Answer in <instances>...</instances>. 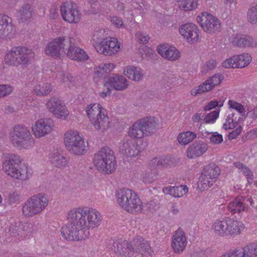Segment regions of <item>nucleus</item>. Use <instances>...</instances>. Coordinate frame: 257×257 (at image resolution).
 Here are the masks:
<instances>
[{"mask_svg":"<svg viewBox=\"0 0 257 257\" xmlns=\"http://www.w3.org/2000/svg\"><path fill=\"white\" fill-rule=\"evenodd\" d=\"M67 219L68 223L61 230L62 236L68 241H79L88 238L89 230L99 226L102 218L95 209L78 207L68 212Z\"/></svg>","mask_w":257,"mask_h":257,"instance_id":"nucleus-1","label":"nucleus"},{"mask_svg":"<svg viewBox=\"0 0 257 257\" xmlns=\"http://www.w3.org/2000/svg\"><path fill=\"white\" fill-rule=\"evenodd\" d=\"M2 159V170L8 176L14 179L26 181L31 176L27 166L21 164L22 159L21 156L13 153H3Z\"/></svg>","mask_w":257,"mask_h":257,"instance_id":"nucleus-2","label":"nucleus"},{"mask_svg":"<svg viewBox=\"0 0 257 257\" xmlns=\"http://www.w3.org/2000/svg\"><path fill=\"white\" fill-rule=\"evenodd\" d=\"M116 201L120 207L131 213H138L143 209L142 202L138 194L128 188H122L116 192Z\"/></svg>","mask_w":257,"mask_h":257,"instance_id":"nucleus-3","label":"nucleus"},{"mask_svg":"<svg viewBox=\"0 0 257 257\" xmlns=\"http://www.w3.org/2000/svg\"><path fill=\"white\" fill-rule=\"evenodd\" d=\"M12 145L19 150L30 149L35 144V140L30 130L23 125H15L10 133Z\"/></svg>","mask_w":257,"mask_h":257,"instance_id":"nucleus-4","label":"nucleus"},{"mask_svg":"<svg viewBox=\"0 0 257 257\" xmlns=\"http://www.w3.org/2000/svg\"><path fill=\"white\" fill-rule=\"evenodd\" d=\"M86 114L94 128L101 132L110 127V120L106 110L99 103H91L86 108Z\"/></svg>","mask_w":257,"mask_h":257,"instance_id":"nucleus-5","label":"nucleus"},{"mask_svg":"<svg viewBox=\"0 0 257 257\" xmlns=\"http://www.w3.org/2000/svg\"><path fill=\"white\" fill-rule=\"evenodd\" d=\"M33 57L34 53L31 49L24 46L13 47L6 53L5 62L10 66H26L30 63Z\"/></svg>","mask_w":257,"mask_h":257,"instance_id":"nucleus-6","label":"nucleus"},{"mask_svg":"<svg viewBox=\"0 0 257 257\" xmlns=\"http://www.w3.org/2000/svg\"><path fill=\"white\" fill-rule=\"evenodd\" d=\"M49 199L44 193H40L28 199L23 205L22 211L26 217H32L41 213L48 206Z\"/></svg>","mask_w":257,"mask_h":257,"instance_id":"nucleus-7","label":"nucleus"},{"mask_svg":"<svg viewBox=\"0 0 257 257\" xmlns=\"http://www.w3.org/2000/svg\"><path fill=\"white\" fill-rule=\"evenodd\" d=\"M93 163L97 170L106 174L112 173L115 169V157L108 147L102 148L95 154Z\"/></svg>","mask_w":257,"mask_h":257,"instance_id":"nucleus-8","label":"nucleus"},{"mask_svg":"<svg viewBox=\"0 0 257 257\" xmlns=\"http://www.w3.org/2000/svg\"><path fill=\"white\" fill-rule=\"evenodd\" d=\"M64 143L67 150L75 155H82L86 152L87 146L83 137L77 131L69 130L64 136Z\"/></svg>","mask_w":257,"mask_h":257,"instance_id":"nucleus-9","label":"nucleus"},{"mask_svg":"<svg viewBox=\"0 0 257 257\" xmlns=\"http://www.w3.org/2000/svg\"><path fill=\"white\" fill-rule=\"evenodd\" d=\"M248 202L252 206V199L238 196L228 204L227 209L231 215H235V216H241L243 212H247L249 209Z\"/></svg>","mask_w":257,"mask_h":257,"instance_id":"nucleus-10","label":"nucleus"},{"mask_svg":"<svg viewBox=\"0 0 257 257\" xmlns=\"http://www.w3.org/2000/svg\"><path fill=\"white\" fill-rule=\"evenodd\" d=\"M128 257L140 254L144 256H149L152 252L149 243L141 236H138L132 242H128Z\"/></svg>","mask_w":257,"mask_h":257,"instance_id":"nucleus-11","label":"nucleus"},{"mask_svg":"<svg viewBox=\"0 0 257 257\" xmlns=\"http://www.w3.org/2000/svg\"><path fill=\"white\" fill-rule=\"evenodd\" d=\"M224 79V76L220 73H216L207 79L201 84L196 86L190 91L191 95L196 96L212 90L216 86L220 84Z\"/></svg>","mask_w":257,"mask_h":257,"instance_id":"nucleus-12","label":"nucleus"},{"mask_svg":"<svg viewBox=\"0 0 257 257\" xmlns=\"http://www.w3.org/2000/svg\"><path fill=\"white\" fill-rule=\"evenodd\" d=\"M196 19L203 30L207 33H215L218 31L220 28L219 20L216 17L207 13H202L197 16Z\"/></svg>","mask_w":257,"mask_h":257,"instance_id":"nucleus-13","label":"nucleus"},{"mask_svg":"<svg viewBox=\"0 0 257 257\" xmlns=\"http://www.w3.org/2000/svg\"><path fill=\"white\" fill-rule=\"evenodd\" d=\"M60 12L63 19L70 23H78L81 16L77 6L69 2L64 3L61 6Z\"/></svg>","mask_w":257,"mask_h":257,"instance_id":"nucleus-14","label":"nucleus"},{"mask_svg":"<svg viewBox=\"0 0 257 257\" xmlns=\"http://www.w3.org/2000/svg\"><path fill=\"white\" fill-rule=\"evenodd\" d=\"M97 52L105 55H112L120 49V45L116 38L108 37L103 39L99 43L96 44Z\"/></svg>","mask_w":257,"mask_h":257,"instance_id":"nucleus-15","label":"nucleus"},{"mask_svg":"<svg viewBox=\"0 0 257 257\" xmlns=\"http://www.w3.org/2000/svg\"><path fill=\"white\" fill-rule=\"evenodd\" d=\"M46 105L49 111L58 118L65 119L69 114L67 107L57 97H52L47 102Z\"/></svg>","mask_w":257,"mask_h":257,"instance_id":"nucleus-16","label":"nucleus"},{"mask_svg":"<svg viewBox=\"0 0 257 257\" xmlns=\"http://www.w3.org/2000/svg\"><path fill=\"white\" fill-rule=\"evenodd\" d=\"M54 126V123L52 119L41 118L37 120L33 125L32 132L35 137L42 138L51 133Z\"/></svg>","mask_w":257,"mask_h":257,"instance_id":"nucleus-17","label":"nucleus"},{"mask_svg":"<svg viewBox=\"0 0 257 257\" xmlns=\"http://www.w3.org/2000/svg\"><path fill=\"white\" fill-rule=\"evenodd\" d=\"M121 152L127 157L131 158H138L144 148L138 144V142L133 139L125 140L119 147Z\"/></svg>","mask_w":257,"mask_h":257,"instance_id":"nucleus-18","label":"nucleus"},{"mask_svg":"<svg viewBox=\"0 0 257 257\" xmlns=\"http://www.w3.org/2000/svg\"><path fill=\"white\" fill-rule=\"evenodd\" d=\"M188 243L187 238L184 231L178 228L172 236L171 246L173 251L178 254H181L186 249Z\"/></svg>","mask_w":257,"mask_h":257,"instance_id":"nucleus-19","label":"nucleus"},{"mask_svg":"<svg viewBox=\"0 0 257 257\" xmlns=\"http://www.w3.org/2000/svg\"><path fill=\"white\" fill-rule=\"evenodd\" d=\"M199 30L193 23H186L179 28V32L189 43L194 44L198 41Z\"/></svg>","mask_w":257,"mask_h":257,"instance_id":"nucleus-20","label":"nucleus"},{"mask_svg":"<svg viewBox=\"0 0 257 257\" xmlns=\"http://www.w3.org/2000/svg\"><path fill=\"white\" fill-rule=\"evenodd\" d=\"M75 39L70 37L69 45L67 48L65 56L72 60L78 61H85L88 59V56L85 51L74 45Z\"/></svg>","mask_w":257,"mask_h":257,"instance_id":"nucleus-21","label":"nucleus"},{"mask_svg":"<svg viewBox=\"0 0 257 257\" xmlns=\"http://www.w3.org/2000/svg\"><path fill=\"white\" fill-rule=\"evenodd\" d=\"M157 50L163 58L169 61H175L180 57V52L174 46L160 45L158 46Z\"/></svg>","mask_w":257,"mask_h":257,"instance_id":"nucleus-22","label":"nucleus"},{"mask_svg":"<svg viewBox=\"0 0 257 257\" xmlns=\"http://www.w3.org/2000/svg\"><path fill=\"white\" fill-rule=\"evenodd\" d=\"M208 145L202 141H195L187 150V156L193 159L204 154L208 150Z\"/></svg>","mask_w":257,"mask_h":257,"instance_id":"nucleus-23","label":"nucleus"},{"mask_svg":"<svg viewBox=\"0 0 257 257\" xmlns=\"http://www.w3.org/2000/svg\"><path fill=\"white\" fill-rule=\"evenodd\" d=\"M105 86L110 85L116 90L122 91L126 89L128 85L127 79L121 75L115 74L110 77L104 83Z\"/></svg>","mask_w":257,"mask_h":257,"instance_id":"nucleus-24","label":"nucleus"},{"mask_svg":"<svg viewBox=\"0 0 257 257\" xmlns=\"http://www.w3.org/2000/svg\"><path fill=\"white\" fill-rule=\"evenodd\" d=\"M128 242L126 240H110L108 243L107 247L119 255L128 256Z\"/></svg>","mask_w":257,"mask_h":257,"instance_id":"nucleus-25","label":"nucleus"},{"mask_svg":"<svg viewBox=\"0 0 257 257\" xmlns=\"http://www.w3.org/2000/svg\"><path fill=\"white\" fill-rule=\"evenodd\" d=\"M226 236H235L240 234L243 225L240 221L230 218H225Z\"/></svg>","mask_w":257,"mask_h":257,"instance_id":"nucleus-26","label":"nucleus"},{"mask_svg":"<svg viewBox=\"0 0 257 257\" xmlns=\"http://www.w3.org/2000/svg\"><path fill=\"white\" fill-rule=\"evenodd\" d=\"M140 122L145 136H149L155 133L159 125V120L155 117L144 118L140 120Z\"/></svg>","mask_w":257,"mask_h":257,"instance_id":"nucleus-27","label":"nucleus"},{"mask_svg":"<svg viewBox=\"0 0 257 257\" xmlns=\"http://www.w3.org/2000/svg\"><path fill=\"white\" fill-rule=\"evenodd\" d=\"M124 75L128 79L135 81H139L143 79L145 72L143 69L134 66H127L123 68Z\"/></svg>","mask_w":257,"mask_h":257,"instance_id":"nucleus-28","label":"nucleus"},{"mask_svg":"<svg viewBox=\"0 0 257 257\" xmlns=\"http://www.w3.org/2000/svg\"><path fill=\"white\" fill-rule=\"evenodd\" d=\"M231 43L234 46L240 48L252 47L254 44L252 37L247 35H238L232 37Z\"/></svg>","mask_w":257,"mask_h":257,"instance_id":"nucleus-29","label":"nucleus"},{"mask_svg":"<svg viewBox=\"0 0 257 257\" xmlns=\"http://www.w3.org/2000/svg\"><path fill=\"white\" fill-rule=\"evenodd\" d=\"M163 193L169 194L174 197H181L185 195L188 191V188L186 185H180L179 186H168L163 188Z\"/></svg>","mask_w":257,"mask_h":257,"instance_id":"nucleus-30","label":"nucleus"},{"mask_svg":"<svg viewBox=\"0 0 257 257\" xmlns=\"http://www.w3.org/2000/svg\"><path fill=\"white\" fill-rule=\"evenodd\" d=\"M70 37L61 36L54 39L59 58L65 56Z\"/></svg>","mask_w":257,"mask_h":257,"instance_id":"nucleus-31","label":"nucleus"},{"mask_svg":"<svg viewBox=\"0 0 257 257\" xmlns=\"http://www.w3.org/2000/svg\"><path fill=\"white\" fill-rule=\"evenodd\" d=\"M238 252L240 257H257V242L246 244Z\"/></svg>","mask_w":257,"mask_h":257,"instance_id":"nucleus-32","label":"nucleus"},{"mask_svg":"<svg viewBox=\"0 0 257 257\" xmlns=\"http://www.w3.org/2000/svg\"><path fill=\"white\" fill-rule=\"evenodd\" d=\"M12 19L6 15H0V37L6 36L12 30Z\"/></svg>","mask_w":257,"mask_h":257,"instance_id":"nucleus-33","label":"nucleus"},{"mask_svg":"<svg viewBox=\"0 0 257 257\" xmlns=\"http://www.w3.org/2000/svg\"><path fill=\"white\" fill-rule=\"evenodd\" d=\"M216 180V179L212 178V177L202 173L198 182V188L201 191L207 190L211 187Z\"/></svg>","mask_w":257,"mask_h":257,"instance_id":"nucleus-34","label":"nucleus"},{"mask_svg":"<svg viewBox=\"0 0 257 257\" xmlns=\"http://www.w3.org/2000/svg\"><path fill=\"white\" fill-rule=\"evenodd\" d=\"M233 165L236 169L240 170L245 176L248 184H250L252 183L253 179V173L247 166L240 162H234Z\"/></svg>","mask_w":257,"mask_h":257,"instance_id":"nucleus-35","label":"nucleus"},{"mask_svg":"<svg viewBox=\"0 0 257 257\" xmlns=\"http://www.w3.org/2000/svg\"><path fill=\"white\" fill-rule=\"evenodd\" d=\"M52 90V87L50 83L41 82L35 86L34 92L38 96H44L48 95Z\"/></svg>","mask_w":257,"mask_h":257,"instance_id":"nucleus-36","label":"nucleus"},{"mask_svg":"<svg viewBox=\"0 0 257 257\" xmlns=\"http://www.w3.org/2000/svg\"><path fill=\"white\" fill-rule=\"evenodd\" d=\"M139 121L135 122L131 127H130L128 135V136L134 139H140L145 136L144 130Z\"/></svg>","mask_w":257,"mask_h":257,"instance_id":"nucleus-37","label":"nucleus"},{"mask_svg":"<svg viewBox=\"0 0 257 257\" xmlns=\"http://www.w3.org/2000/svg\"><path fill=\"white\" fill-rule=\"evenodd\" d=\"M51 163L59 168H64L67 166V161L62 155L58 153H54L50 157Z\"/></svg>","mask_w":257,"mask_h":257,"instance_id":"nucleus-38","label":"nucleus"},{"mask_svg":"<svg viewBox=\"0 0 257 257\" xmlns=\"http://www.w3.org/2000/svg\"><path fill=\"white\" fill-rule=\"evenodd\" d=\"M212 229L216 235L226 236L225 218L216 220L212 225Z\"/></svg>","mask_w":257,"mask_h":257,"instance_id":"nucleus-39","label":"nucleus"},{"mask_svg":"<svg viewBox=\"0 0 257 257\" xmlns=\"http://www.w3.org/2000/svg\"><path fill=\"white\" fill-rule=\"evenodd\" d=\"M33 9L29 4L24 5L19 11V19L22 22L30 20L32 17Z\"/></svg>","mask_w":257,"mask_h":257,"instance_id":"nucleus-40","label":"nucleus"},{"mask_svg":"<svg viewBox=\"0 0 257 257\" xmlns=\"http://www.w3.org/2000/svg\"><path fill=\"white\" fill-rule=\"evenodd\" d=\"M236 68H242L248 65L251 61L250 56L247 53L234 56Z\"/></svg>","mask_w":257,"mask_h":257,"instance_id":"nucleus-41","label":"nucleus"},{"mask_svg":"<svg viewBox=\"0 0 257 257\" xmlns=\"http://www.w3.org/2000/svg\"><path fill=\"white\" fill-rule=\"evenodd\" d=\"M235 115V113H232L227 116L223 125L225 130L233 129L239 125L238 123L242 118L240 116L237 118Z\"/></svg>","mask_w":257,"mask_h":257,"instance_id":"nucleus-42","label":"nucleus"},{"mask_svg":"<svg viewBox=\"0 0 257 257\" xmlns=\"http://www.w3.org/2000/svg\"><path fill=\"white\" fill-rule=\"evenodd\" d=\"M179 8L185 11H192L197 8L198 0H175Z\"/></svg>","mask_w":257,"mask_h":257,"instance_id":"nucleus-43","label":"nucleus"},{"mask_svg":"<svg viewBox=\"0 0 257 257\" xmlns=\"http://www.w3.org/2000/svg\"><path fill=\"white\" fill-rule=\"evenodd\" d=\"M20 227L22 237L25 236L29 233H33L37 230V227L34 222L20 223Z\"/></svg>","mask_w":257,"mask_h":257,"instance_id":"nucleus-44","label":"nucleus"},{"mask_svg":"<svg viewBox=\"0 0 257 257\" xmlns=\"http://www.w3.org/2000/svg\"><path fill=\"white\" fill-rule=\"evenodd\" d=\"M196 138L195 133L188 131L181 133L178 137V142L183 145H186Z\"/></svg>","mask_w":257,"mask_h":257,"instance_id":"nucleus-45","label":"nucleus"},{"mask_svg":"<svg viewBox=\"0 0 257 257\" xmlns=\"http://www.w3.org/2000/svg\"><path fill=\"white\" fill-rule=\"evenodd\" d=\"M202 173L210 176L212 178L217 179L220 175V170L218 167L214 164H210L206 166L203 169Z\"/></svg>","mask_w":257,"mask_h":257,"instance_id":"nucleus-46","label":"nucleus"},{"mask_svg":"<svg viewBox=\"0 0 257 257\" xmlns=\"http://www.w3.org/2000/svg\"><path fill=\"white\" fill-rule=\"evenodd\" d=\"M44 51L45 53L49 56L54 58H59L57 50L56 49L54 39L47 44Z\"/></svg>","mask_w":257,"mask_h":257,"instance_id":"nucleus-47","label":"nucleus"},{"mask_svg":"<svg viewBox=\"0 0 257 257\" xmlns=\"http://www.w3.org/2000/svg\"><path fill=\"white\" fill-rule=\"evenodd\" d=\"M56 79L60 82L67 84L68 82H72L74 81L75 78L71 74L67 72H59L56 77Z\"/></svg>","mask_w":257,"mask_h":257,"instance_id":"nucleus-48","label":"nucleus"},{"mask_svg":"<svg viewBox=\"0 0 257 257\" xmlns=\"http://www.w3.org/2000/svg\"><path fill=\"white\" fill-rule=\"evenodd\" d=\"M114 68V66L112 63L102 64L96 67L95 69V73L98 76H102L104 73H108Z\"/></svg>","mask_w":257,"mask_h":257,"instance_id":"nucleus-49","label":"nucleus"},{"mask_svg":"<svg viewBox=\"0 0 257 257\" xmlns=\"http://www.w3.org/2000/svg\"><path fill=\"white\" fill-rule=\"evenodd\" d=\"M228 104L230 108L236 110L242 117L245 115V111L243 106L234 100H229Z\"/></svg>","mask_w":257,"mask_h":257,"instance_id":"nucleus-50","label":"nucleus"},{"mask_svg":"<svg viewBox=\"0 0 257 257\" xmlns=\"http://www.w3.org/2000/svg\"><path fill=\"white\" fill-rule=\"evenodd\" d=\"M6 200L9 204L18 203L20 201V195L16 191L10 193L6 197Z\"/></svg>","mask_w":257,"mask_h":257,"instance_id":"nucleus-51","label":"nucleus"},{"mask_svg":"<svg viewBox=\"0 0 257 257\" xmlns=\"http://www.w3.org/2000/svg\"><path fill=\"white\" fill-rule=\"evenodd\" d=\"M248 20L253 24L257 23V5L252 7L248 12Z\"/></svg>","mask_w":257,"mask_h":257,"instance_id":"nucleus-52","label":"nucleus"},{"mask_svg":"<svg viewBox=\"0 0 257 257\" xmlns=\"http://www.w3.org/2000/svg\"><path fill=\"white\" fill-rule=\"evenodd\" d=\"M219 116V111L214 110L209 113L204 118L205 123H213Z\"/></svg>","mask_w":257,"mask_h":257,"instance_id":"nucleus-53","label":"nucleus"},{"mask_svg":"<svg viewBox=\"0 0 257 257\" xmlns=\"http://www.w3.org/2000/svg\"><path fill=\"white\" fill-rule=\"evenodd\" d=\"M13 90V87L9 85H0V98L10 94Z\"/></svg>","mask_w":257,"mask_h":257,"instance_id":"nucleus-54","label":"nucleus"},{"mask_svg":"<svg viewBox=\"0 0 257 257\" xmlns=\"http://www.w3.org/2000/svg\"><path fill=\"white\" fill-rule=\"evenodd\" d=\"M20 231V223L18 225H12L10 228V235L13 237L20 236L23 237Z\"/></svg>","mask_w":257,"mask_h":257,"instance_id":"nucleus-55","label":"nucleus"},{"mask_svg":"<svg viewBox=\"0 0 257 257\" xmlns=\"http://www.w3.org/2000/svg\"><path fill=\"white\" fill-rule=\"evenodd\" d=\"M210 141L214 144H219L223 141V137L221 134L217 132H214L211 134L209 138Z\"/></svg>","mask_w":257,"mask_h":257,"instance_id":"nucleus-56","label":"nucleus"},{"mask_svg":"<svg viewBox=\"0 0 257 257\" xmlns=\"http://www.w3.org/2000/svg\"><path fill=\"white\" fill-rule=\"evenodd\" d=\"M222 65L225 68H236V67L235 66L236 65V63L235 59H234V56L224 61L222 63Z\"/></svg>","mask_w":257,"mask_h":257,"instance_id":"nucleus-57","label":"nucleus"},{"mask_svg":"<svg viewBox=\"0 0 257 257\" xmlns=\"http://www.w3.org/2000/svg\"><path fill=\"white\" fill-rule=\"evenodd\" d=\"M223 105V102H220L219 103L217 100H213L210 101L207 105H206L204 107V110L205 111L210 110L211 109L214 108L217 106H219V107H221Z\"/></svg>","mask_w":257,"mask_h":257,"instance_id":"nucleus-58","label":"nucleus"},{"mask_svg":"<svg viewBox=\"0 0 257 257\" xmlns=\"http://www.w3.org/2000/svg\"><path fill=\"white\" fill-rule=\"evenodd\" d=\"M110 21L111 23L116 27L118 28H124V25L120 18L117 17H113L111 18Z\"/></svg>","mask_w":257,"mask_h":257,"instance_id":"nucleus-59","label":"nucleus"},{"mask_svg":"<svg viewBox=\"0 0 257 257\" xmlns=\"http://www.w3.org/2000/svg\"><path fill=\"white\" fill-rule=\"evenodd\" d=\"M90 5V9L88 11V14H94L98 12L99 5L94 1L89 2Z\"/></svg>","mask_w":257,"mask_h":257,"instance_id":"nucleus-60","label":"nucleus"},{"mask_svg":"<svg viewBox=\"0 0 257 257\" xmlns=\"http://www.w3.org/2000/svg\"><path fill=\"white\" fill-rule=\"evenodd\" d=\"M154 180L153 175L151 173H146L143 175V181L145 184H151L154 182Z\"/></svg>","mask_w":257,"mask_h":257,"instance_id":"nucleus-61","label":"nucleus"},{"mask_svg":"<svg viewBox=\"0 0 257 257\" xmlns=\"http://www.w3.org/2000/svg\"><path fill=\"white\" fill-rule=\"evenodd\" d=\"M235 127H236V129L232 131L229 135V138L230 139H236L241 132L242 128L240 125H238Z\"/></svg>","mask_w":257,"mask_h":257,"instance_id":"nucleus-62","label":"nucleus"},{"mask_svg":"<svg viewBox=\"0 0 257 257\" xmlns=\"http://www.w3.org/2000/svg\"><path fill=\"white\" fill-rule=\"evenodd\" d=\"M248 117L252 120H255L257 119V107H254L253 109L249 110L246 113H245V115L244 117Z\"/></svg>","mask_w":257,"mask_h":257,"instance_id":"nucleus-63","label":"nucleus"},{"mask_svg":"<svg viewBox=\"0 0 257 257\" xmlns=\"http://www.w3.org/2000/svg\"><path fill=\"white\" fill-rule=\"evenodd\" d=\"M136 37L140 42L142 43H147L149 39V37L148 35H145L141 32H139L136 33Z\"/></svg>","mask_w":257,"mask_h":257,"instance_id":"nucleus-64","label":"nucleus"}]
</instances>
